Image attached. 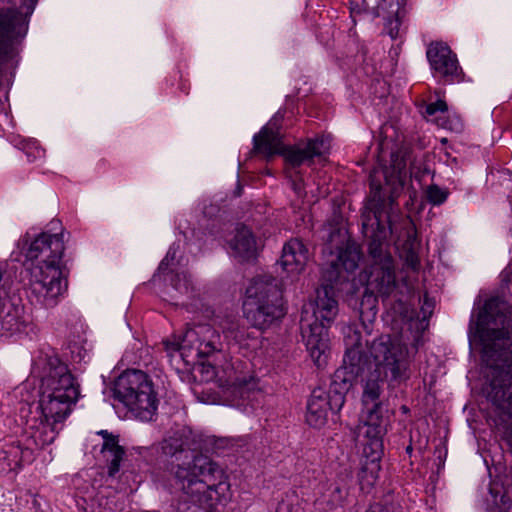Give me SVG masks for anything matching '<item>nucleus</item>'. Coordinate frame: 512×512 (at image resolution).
<instances>
[{"mask_svg":"<svg viewBox=\"0 0 512 512\" xmlns=\"http://www.w3.org/2000/svg\"><path fill=\"white\" fill-rule=\"evenodd\" d=\"M490 494L492 496V501L494 505H498L499 502H504V494L502 491L498 488L496 484H491L489 488Z\"/></svg>","mask_w":512,"mask_h":512,"instance_id":"29","label":"nucleus"},{"mask_svg":"<svg viewBox=\"0 0 512 512\" xmlns=\"http://www.w3.org/2000/svg\"><path fill=\"white\" fill-rule=\"evenodd\" d=\"M97 435L102 437L101 454L108 465L109 476H115L120 470V463L125 455L124 448L119 445L118 435L107 430H100Z\"/></svg>","mask_w":512,"mask_h":512,"instance_id":"18","label":"nucleus"},{"mask_svg":"<svg viewBox=\"0 0 512 512\" xmlns=\"http://www.w3.org/2000/svg\"><path fill=\"white\" fill-rule=\"evenodd\" d=\"M234 339H235L237 342H238V341H240V338L238 337V334H236V335L234 336Z\"/></svg>","mask_w":512,"mask_h":512,"instance_id":"35","label":"nucleus"},{"mask_svg":"<svg viewBox=\"0 0 512 512\" xmlns=\"http://www.w3.org/2000/svg\"><path fill=\"white\" fill-rule=\"evenodd\" d=\"M390 128H392V126H387V125H385V126L383 127V132L387 135V134H388V130H389Z\"/></svg>","mask_w":512,"mask_h":512,"instance_id":"33","label":"nucleus"},{"mask_svg":"<svg viewBox=\"0 0 512 512\" xmlns=\"http://www.w3.org/2000/svg\"><path fill=\"white\" fill-rule=\"evenodd\" d=\"M361 355L358 349H349L344 356L343 367L338 369L329 391L314 389L307 403L306 421L315 428L322 427L328 419L329 411L338 412L345 403V395L351 387V377L361 372Z\"/></svg>","mask_w":512,"mask_h":512,"instance_id":"7","label":"nucleus"},{"mask_svg":"<svg viewBox=\"0 0 512 512\" xmlns=\"http://www.w3.org/2000/svg\"><path fill=\"white\" fill-rule=\"evenodd\" d=\"M399 47H396L390 51L391 59L397 61V57L399 55Z\"/></svg>","mask_w":512,"mask_h":512,"instance_id":"32","label":"nucleus"},{"mask_svg":"<svg viewBox=\"0 0 512 512\" xmlns=\"http://www.w3.org/2000/svg\"><path fill=\"white\" fill-rule=\"evenodd\" d=\"M246 294L244 314L254 327L264 329L284 316L282 294L275 279L268 276L255 278Z\"/></svg>","mask_w":512,"mask_h":512,"instance_id":"9","label":"nucleus"},{"mask_svg":"<svg viewBox=\"0 0 512 512\" xmlns=\"http://www.w3.org/2000/svg\"><path fill=\"white\" fill-rule=\"evenodd\" d=\"M38 0H23L19 8L0 9V64L19 61L17 44L26 35Z\"/></svg>","mask_w":512,"mask_h":512,"instance_id":"13","label":"nucleus"},{"mask_svg":"<svg viewBox=\"0 0 512 512\" xmlns=\"http://www.w3.org/2000/svg\"><path fill=\"white\" fill-rule=\"evenodd\" d=\"M172 288L175 293H170L171 298L176 300L177 304H187L184 300L180 301V298L183 296L189 298L193 293V286L191 284L189 275L184 272L181 274H176L172 279Z\"/></svg>","mask_w":512,"mask_h":512,"instance_id":"23","label":"nucleus"},{"mask_svg":"<svg viewBox=\"0 0 512 512\" xmlns=\"http://www.w3.org/2000/svg\"><path fill=\"white\" fill-rule=\"evenodd\" d=\"M37 154H38L37 156H38V157H40V156H42L43 152H42V151H40V150H38V151H37Z\"/></svg>","mask_w":512,"mask_h":512,"instance_id":"34","label":"nucleus"},{"mask_svg":"<svg viewBox=\"0 0 512 512\" xmlns=\"http://www.w3.org/2000/svg\"><path fill=\"white\" fill-rule=\"evenodd\" d=\"M346 352L349 349H358L361 355V372L351 375V382L360 377L363 387L362 402L366 407V415L359 425H365L370 416L375 414L381 425L387 424L380 412V395L383 392L385 380L402 382L410 377L411 356L401 337L382 335L373 340L369 347L372 360L363 355L359 337L355 333L353 339L346 340ZM350 377L349 374H347Z\"/></svg>","mask_w":512,"mask_h":512,"instance_id":"5","label":"nucleus"},{"mask_svg":"<svg viewBox=\"0 0 512 512\" xmlns=\"http://www.w3.org/2000/svg\"><path fill=\"white\" fill-rule=\"evenodd\" d=\"M347 495L348 490L345 485L333 482L323 487L321 494L315 501V505L324 512H333L343 507Z\"/></svg>","mask_w":512,"mask_h":512,"instance_id":"19","label":"nucleus"},{"mask_svg":"<svg viewBox=\"0 0 512 512\" xmlns=\"http://www.w3.org/2000/svg\"><path fill=\"white\" fill-rule=\"evenodd\" d=\"M432 74L435 78L444 79L445 82L453 83L462 80L461 66H432Z\"/></svg>","mask_w":512,"mask_h":512,"instance_id":"25","label":"nucleus"},{"mask_svg":"<svg viewBox=\"0 0 512 512\" xmlns=\"http://www.w3.org/2000/svg\"><path fill=\"white\" fill-rule=\"evenodd\" d=\"M425 194L431 204L441 205L446 201L449 191L437 185H430L426 188Z\"/></svg>","mask_w":512,"mask_h":512,"instance_id":"26","label":"nucleus"},{"mask_svg":"<svg viewBox=\"0 0 512 512\" xmlns=\"http://www.w3.org/2000/svg\"><path fill=\"white\" fill-rule=\"evenodd\" d=\"M23 249L26 260L31 262L29 285L32 300L45 308L56 306L67 288L63 234L41 233Z\"/></svg>","mask_w":512,"mask_h":512,"instance_id":"6","label":"nucleus"},{"mask_svg":"<svg viewBox=\"0 0 512 512\" xmlns=\"http://www.w3.org/2000/svg\"><path fill=\"white\" fill-rule=\"evenodd\" d=\"M309 260L307 247L299 239H291L282 249L281 266L288 275H299Z\"/></svg>","mask_w":512,"mask_h":512,"instance_id":"16","label":"nucleus"},{"mask_svg":"<svg viewBox=\"0 0 512 512\" xmlns=\"http://www.w3.org/2000/svg\"><path fill=\"white\" fill-rule=\"evenodd\" d=\"M175 256H176V251H175V248L172 246L168 250L165 258L161 261L158 271L160 273H164L169 268L170 262L175 259Z\"/></svg>","mask_w":512,"mask_h":512,"instance_id":"28","label":"nucleus"},{"mask_svg":"<svg viewBox=\"0 0 512 512\" xmlns=\"http://www.w3.org/2000/svg\"><path fill=\"white\" fill-rule=\"evenodd\" d=\"M27 445H30L27 443ZM32 447L28 446L24 451L20 449V447L12 446L8 450H4L0 454V464H6V466L2 467V471H13L18 469L21 466V462L25 457V454L28 453Z\"/></svg>","mask_w":512,"mask_h":512,"instance_id":"22","label":"nucleus"},{"mask_svg":"<svg viewBox=\"0 0 512 512\" xmlns=\"http://www.w3.org/2000/svg\"><path fill=\"white\" fill-rule=\"evenodd\" d=\"M426 56L429 64H458L456 54L444 41H433L428 45Z\"/></svg>","mask_w":512,"mask_h":512,"instance_id":"20","label":"nucleus"},{"mask_svg":"<svg viewBox=\"0 0 512 512\" xmlns=\"http://www.w3.org/2000/svg\"><path fill=\"white\" fill-rule=\"evenodd\" d=\"M216 381L228 404L245 399L258 388V379L247 364L240 361L226 362L214 372Z\"/></svg>","mask_w":512,"mask_h":512,"instance_id":"14","label":"nucleus"},{"mask_svg":"<svg viewBox=\"0 0 512 512\" xmlns=\"http://www.w3.org/2000/svg\"><path fill=\"white\" fill-rule=\"evenodd\" d=\"M114 395L144 421L152 419L158 407L157 393L149 376L140 370H127L115 381Z\"/></svg>","mask_w":512,"mask_h":512,"instance_id":"10","label":"nucleus"},{"mask_svg":"<svg viewBox=\"0 0 512 512\" xmlns=\"http://www.w3.org/2000/svg\"><path fill=\"white\" fill-rule=\"evenodd\" d=\"M367 512H388L386 509L382 508L380 505H374L369 508Z\"/></svg>","mask_w":512,"mask_h":512,"instance_id":"31","label":"nucleus"},{"mask_svg":"<svg viewBox=\"0 0 512 512\" xmlns=\"http://www.w3.org/2000/svg\"><path fill=\"white\" fill-rule=\"evenodd\" d=\"M80 397V383L69 367L50 358L41 380L39 405L25 422L26 441L36 448L53 443Z\"/></svg>","mask_w":512,"mask_h":512,"instance_id":"4","label":"nucleus"},{"mask_svg":"<svg viewBox=\"0 0 512 512\" xmlns=\"http://www.w3.org/2000/svg\"><path fill=\"white\" fill-rule=\"evenodd\" d=\"M386 433L385 425H381L379 418L372 414L365 425L357 428V437L362 446V458L358 480L363 491H369L376 484L381 469L380 461L383 456V436Z\"/></svg>","mask_w":512,"mask_h":512,"instance_id":"11","label":"nucleus"},{"mask_svg":"<svg viewBox=\"0 0 512 512\" xmlns=\"http://www.w3.org/2000/svg\"><path fill=\"white\" fill-rule=\"evenodd\" d=\"M350 13L352 17L384 16V32L394 40L400 36L401 20L405 16L404 0H350Z\"/></svg>","mask_w":512,"mask_h":512,"instance_id":"15","label":"nucleus"},{"mask_svg":"<svg viewBox=\"0 0 512 512\" xmlns=\"http://www.w3.org/2000/svg\"><path fill=\"white\" fill-rule=\"evenodd\" d=\"M161 451L171 458L168 469L180 491L178 512H212L229 491L223 469L208 456L191 449L185 430L164 438Z\"/></svg>","mask_w":512,"mask_h":512,"instance_id":"3","label":"nucleus"},{"mask_svg":"<svg viewBox=\"0 0 512 512\" xmlns=\"http://www.w3.org/2000/svg\"><path fill=\"white\" fill-rule=\"evenodd\" d=\"M508 304L498 296H491L470 320L469 341L482 348V358L492 369V403L502 410L503 436L512 452V352L511 319Z\"/></svg>","mask_w":512,"mask_h":512,"instance_id":"2","label":"nucleus"},{"mask_svg":"<svg viewBox=\"0 0 512 512\" xmlns=\"http://www.w3.org/2000/svg\"><path fill=\"white\" fill-rule=\"evenodd\" d=\"M407 180L406 159L402 152L391 155L389 167L374 168L370 174V196L362 211V229L369 242V254L372 264L362 273L358 280L354 276L361 260L359 246L353 241H346L339 246L330 261L327 281L316 290L315 300L310 303L312 313L305 307L301 317V332L306 348L317 367L327 364L330 354L328 329L336 319L339 308L334 297L333 284L352 281L366 286L371 294L389 295L395 287L393 260L383 249L393 217L398 216L396 199L402 193Z\"/></svg>","mask_w":512,"mask_h":512,"instance_id":"1","label":"nucleus"},{"mask_svg":"<svg viewBox=\"0 0 512 512\" xmlns=\"http://www.w3.org/2000/svg\"><path fill=\"white\" fill-rule=\"evenodd\" d=\"M163 345L171 363L175 361L177 364L180 361L189 364L223 350L219 332L209 324L188 328L183 335L164 340Z\"/></svg>","mask_w":512,"mask_h":512,"instance_id":"8","label":"nucleus"},{"mask_svg":"<svg viewBox=\"0 0 512 512\" xmlns=\"http://www.w3.org/2000/svg\"><path fill=\"white\" fill-rule=\"evenodd\" d=\"M27 321L21 314V310L13 308L1 320V329L3 332L13 335L26 332Z\"/></svg>","mask_w":512,"mask_h":512,"instance_id":"21","label":"nucleus"},{"mask_svg":"<svg viewBox=\"0 0 512 512\" xmlns=\"http://www.w3.org/2000/svg\"><path fill=\"white\" fill-rule=\"evenodd\" d=\"M254 151L271 157L275 154H283L285 160L292 166L297 167L304 163H310L314 157H321L330 149L327 138H315L310 140L304 148H285L280 135L269 126H265L253 138Z\"/></svg>","mask_w":512,"mask_h":512,"instance_id":"12","label":"nucleus"},{"mask_svg":"<svg viewBox=\"0 0 512 512\" xmlns=\"http://www.w3.org/2000/svg\"><path fill=\"white\" fill-rule=\"evenodd\" d=\"M369 49L365 44L358 43L355 39L349 41V54L346 60L357 64L365 63L367 61H377L375 57H368Z\"/></svg>","mask_w":512,"mask_h":512,"instance_id":"24","label":"nucleus"},{"mask_svg":"<svg viewBox=\"0 0 512 512\" xmlns=\"http://www.w3.org/2000/svg\"><path fill=\"white\" fill-rule=\"evenodd\" d=\"M231 254L240 262L255 259L258 245L252 231L243 226L236 229L233 238L229 242Z\"/></svg>","mask_w":512,"mask_h":512,"instance_id":"17","label":"nucleus"},{"mask_svg":"<svg viewBox=\"0 0 512 512\" xmlns=\"http://www.w3.org/2000/svg\"><path fill=\"white\" fill-rule=\"evenodd\" d=\"M276 512H292L289 503H287L285 500H282L276 509Z\"/></svg>","mask_w":512,"mask_h":512,"instance_id":"30","label":"nucleus"},{"mask_svg":"<svg viewBox=\"0 0 512 512\" xmlns=\"http://www.w3.org/2000/svg\"><path fill=\"white\" fill-rule=\"evenodd\" d=\"M447 110V104L443 100H437L434 103H430L426 106L425 113L429 116L434 115L436 112H444Z\"/></svg>","mask_w":512,"mask_h":512,"instance_id":"27","label":"nucleus"}]
</instances>
